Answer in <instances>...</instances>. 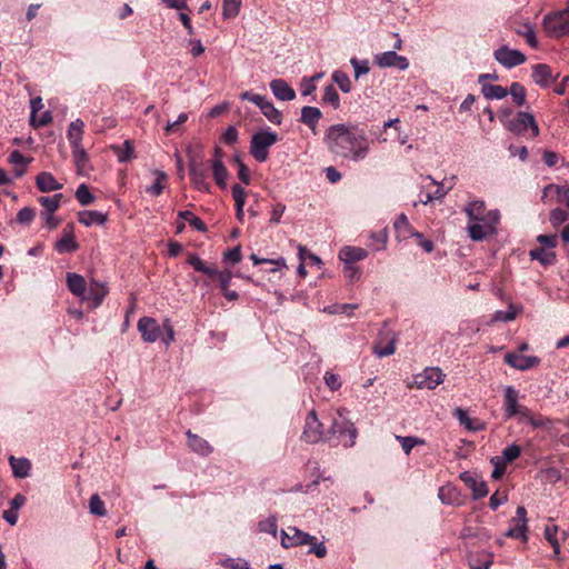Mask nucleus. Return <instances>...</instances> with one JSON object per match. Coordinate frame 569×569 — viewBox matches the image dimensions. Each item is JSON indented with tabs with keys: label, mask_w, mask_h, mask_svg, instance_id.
Masks as SVG:
<instances>
[{
	"label": "nucleus",
	"mask_w": 569,
	"mask_h": 569,
	"mask_svg": "<svg viewBox=\"0 0 569 569\" xmlns=\"http://www.w3.org/2000/svg\"><path fill=\"white\" fill-rule=\"evenodd\" d=\"M323 141L332 154L355 162L366 159L369 153V140L356 126L332 124L326 130Z\"/></svg>",
	"instance_id": "f257e3e1"
},
{
	"label": "nucleus",
	"mask_w": 569,
	"mask_h": 569,
	"mask_svg": "<svg viewBox=\"0 0 569 569\" xmlns=\"http://www.w3.org/2000/svg\"><path fill=\"white\" fill-rule=\"evenodd\" d=\"M345 409H336L329 412L330 426L326 432V441L332 445H342L350 448L356 443L357 429L347 417Z\"/></svg>",
	"instance_id": "f03ea898"
},
{
	"label": "nucleus",
	"mask_w": 569,
	"mask_h": 569,
	"mask_svg": "<svg viewBox=\"0 0 569 569\" xmlns=\"http://www.w3.org/2000/svg\"><path fill=\"white\" fill-rule=\"evenodd\" d=\"M281 546L286 549L309 546V553L316 555L318 558L327 556V547L323 542H319L317 537L311 536L297 527H288L280 532Z\"/></svg>",
	"instance_id": "7ed1b4c3"
},
{
	"label": "nucleus",
	"mask_w": 569,
	"mask_h": 569,
	"mask_svg": "<svg viewBox=\"0 0 569 569\" xmlns=\"http://www.w3.org/2000/svg\"><path fill=\"white\" fill-rule=\"evenodd\" d=\"M481 220L468 221L467 232L471 240L482 241L497 233L500 222V211L498 209L489 210Z\"/></svg>",
	"instance_id": "20e7f679"
},
{
	"label": "nucleus",
	"mask_w": 569,
	"mask_h": 569,
	"mask_svg": "<svg viewBox=\"0 0 569 569\" xmlns=\"http://www.w3.org/2000/svg\"><path fill=\"white\" fill-rule=\"evenodd\" d=\"M279 140L278 134L270 128L257 131L250 141V153L259 162H264L269 157V148Z\"/></svg>",
	"instance_id": "39448f33"
},
{
	"label": "nucleus",
	"mask_w": 569,
	"mask_h": 569,
	"mask_svg": "<svg viewBox=\"0 0 569 569\" xmlns=\"http://www.w3.org/2000/svg\"><path fill=\"white\" fill-rule=\"evenodd\" d=\"M542 29L551 38L569 34V8L546 14L542 19Z\"/></svg>",
	"instance_id": "423d86ee"
},
{
	"label": "nucleus",
	"mask_w": 569,
	"mask_h": 569,
	"mask_svg": "<svg viewBox=\"0 0 569 569\" xmlns=\"http://www.w3.org/2000/svg\"><path fill=\"white\" fill-rule=\"evenodd\" d=\"M519 391L515 387H505L502 409L506 419L517 418L520 421L522 418H528L529 408L519 403Z\"/></svg>",
	"instance_id": "0eeeda50"
},
{
	"label": "nucleus",
	"mask_w": 569,
	"mask_h": 569,
	"mask_svg": "<svg viewBox=\"0 0 569 569\" xmlns=\"http://www.w3.org/2000/svg\"><path fill=\"white\" fill-rule=\"evenodd\" d=\"M445 380V373L437 367H429L420 373L412 376L409 388L432 390Z\"/></svg>",
	"instance_id": "6e6552de"
},
{
	"label": "nucleus",
	"mask_w": 569,
	"mask_h": 569,
	"mask_svg": "<svg viewBox=\"0 0 569 569\" xmlns=\"http://www.w3.org/2000/svg\"><path fill=\"white\" fill-rule=\"evenodd\" d=\"M301 437L309 443H317L322 440L326 441V432L323 430V425L318 419V416L315 410H311L308 413Z\"/></svg>",
	"instance_id": "1a4fd4ad"
},
{
	"label": "nucleus",
	"mask_w": 569,
	"mask_h": 569,
	"mask_svg": "<svg viewBox=\"0 0 569 569\" xmlns=\"http://www.w3.org/2000/svg\"><path fill=\"white\" fill-rule=\"evenodd\" d=\"M508 130L516 134H522L528 129H531L532 134L536 137L539 134V128L531 113L520 111L507 123Z\"/></svg>",
	"instance_id": "9d476101"
},
{
	"label": "nucleus",
	"mask_w": 569,
	"mask_h": 569,
	"mask_svg": "<svg viewBox=\"0 0 569 569\" xmlns=\"http://www.w3.org/2000/svg\"><path fill=\"white\" fill-rule=\"evenodd\" d=\"M496 61L507 69L515 68L525 63L526 56L517 49H511L508 46H501L493 52Z\"/></svg>",
	"instance_id": "9b49d317"
},
{
	"label": "nucleus",
	"mask_w": 569,
	"mask_h": 569,
	"mask_svg": "<svg viewBox=\"0 0 569 569\" xmlns=\"http://www.w3.org/2000/svg\"><path fill=\"white\" fill-rule=\"evenodd\" d=\"M426 179L429 181V183L421 187L419 202L428 204L435 200H442L447 196L450 188H445L442 183L437 182L430 176H428Z\"/></svg>",
	"instance_id": "f8f14e48"
},
{
	"label": "nucleus",
	"mask_w": 569,
	"mask_h": 569,
	"mask_svg": "<svg viewBox=\"0 0 569 569\" xmlns=\"http://www.w3.org/2000/svg\"><path fill=\"white\" fill-rule=\"evenodd\" d=\"M373 61L380 68H396L401 71L409 68L408 59L393 50L375 54Z\"/></svg>",
	"instance_id": "ddd939ff"
},
{
	"label": "nucleus",
	"mask_w": 569,
	"mask_h": 569,
	"mask_svg": "<svg viewBox=\"0 0 569 569\" xmlns=\"http://www.w3.org/2000/svg\"><path fill=\"white\" fill-rule=\"evenodd\" d=\"M138 331L143 341L152 343L161 338V327L154 318L142 317L137 323Z\"/></svg>",
	"instance_id": "4468645a"
},
{
	"label": "nucleus",
	"mask_w": 569,
	"mask_h": 569,
	"mask_svg": "<svg viewBox=\"0 0 569 569\" xmlns=\"http://www.w3.org/2000/svg\"><path fill=\"white\" fill-rule=\"evenodd\" d=\"M512 527L509 528L505 536L513 539L527 540V511L526 508L519 506L516 511V517L512 519Z\"/></svg>",
	"instance_id": "2eb2a0df"
},
{
	"label": "nucleus",
	"mask_w": 569,
	"mask_h": 569,
	"mask_svg": "<svg viewBox=\"0 0 569 569\" xmlns=\"http://www.w3.org/2000/svg\"><path fill=\"white\" fill-rule=\"evenodd\" d=\"M107 295L108 288L103 283L92 280L81 297V300L88 302L91 308H97L102 303Z\"/></svg>",
	"instance_id": "dca6fc26"
},
{
	"label": "nucleus",
	"mask_w": 569,
	"mask_h": 569,
	"mask_svg": "<svg viewBox=\"0 0 569 569\" xmlns=\"http://www.w3.org/2000/svg\"><path fill=\"white\" fill-rule=\"evenodd\" d=\"M505 362L517 370H528L540 363L537 356H523L519 352H508L503 358Z\"/></svg>",
	"instance_id": "f3484780"
},
{
	"label": "nucleus",
	"mask_w": 569,
	"mask_h": 569,
	"mask_svg": "<svg viewBox=\"0 0 569 569\" xmlns=\"http://www.w3.org/2000/svg\"><path fill=\"white\" fill-rule=\"evenodd\" d=\"M460 479L471 489L473 499L477 500L488 495L487 483L476 475L465 471L460 475Z\"/></svg>",
	"instance_id": "a211bd4d"
},
{
	"label": "nucleus",
	"mask_w": 569,
	"mask_h": 569,
	"mask_svg": "<svg viewBox=\"0 0 569 569\" xmlns=\"http://www.w3.org/2000/svg\"><path fill=\"white\" fill-rule=\"evenodd\" d=\"M396 230V237L398 240H406L410 237L421 238V232L416 231L410 224L408 217L405 213H400L393 222Z\"/></svg>",
	"instance_id": "6ab92c4d"
},
{
	"label": "nucleus",
	"mask_w": 569,
	"mask_h": 569,
	"mask_svg": "<svg viewBox=\"0 0 569 569\" xmlns=\"http://www.w3.org/2000/svg\"><path fill=\"white\" fill-rule=\"evenodd\" d=\"M208 174L207 169L202 163H191L190 166V179L193 186L203 192L210 191V184L207 181Z\"/></svg>",
	"instance_id": "aec40b11"
},
{
	"label": "nucleus",
	"mask_w": 569,
	"mask_h": 569,
	"mask_svg": "<svg viewBox=\"0 0 569 569\" xmlns=\"http://www.w3.org/2000/svg\"><path fill=\"white\" fill-rule=\"evenodd\" d=\"M269 87L278 100L291 101L296 98V91L283 79L271 80Z\"/></svg>",
	"instance_id": "412c9836"
},
{
	"label": "nucleus",
	"mask_w": 569,
	"mask_h": 569,
	"mask_svg": "<svg viewBox=\"0 0 569 569\" xmlns=\"http://www.w3.org/2000/svg\"><path fill=\"white\" fill-rule=\"evenodd\" d=\"M556 199V201H565L566 207L569 209V186H559L555 183H550L543 188L542 191V201H547L548 199Z\"/></svg>",
	"instance_id": "4be33fe9"
},
{
	"label": "nucleus",
	"mask_w": 569,
	"mask_h": 569,
	"mask_svg": "<svg viewBox=\"0 0 569 569\" xmlns=\"http://www.w3.org/2000/svg\"><path fill=\"white\" fill-rule=\"evenodd\" d=\"M186 436L188 439V446L194 453L207 457L212 452L213 448L206 439L192 433L190 430L186 432Z\"/></svg>",
	"instance_id": "5701e85b"
},
{
	"label": "nucleus",
	"mask_w": 569,
	"mask_h": 569,
	"mask_svg": "<svg viewBox=\"0 0 569 569\" xmlns=\"http://www.w3.org/2000/svg\"><path fill=\"white\" fill-rule=\"evenodd\" d=\"M368 257V251L360 247L345 246L339 250L338 258L341 262L357 263Z\"/></svg>",
	"instance_id": "b1692460"
},
{
	"label": "nucleus",
	"mask_w": 569,
	"mask_h": 569,
	"mask_svg": "<svg viewBox=\"0 0 569 569\" xmlns=\"http://www.w3.org/2000/svg\"><path fill=\"white\" fill-rule=\"evenodd\" d=\"M532 79L540 87H549L556 77L548 64L539 63L532 67Z\"/></svg>",
	"instance_id": "393cba45"
},
{
	"label": "nucleus",
	"mask_w": 569,
	"mask_h": 569,
	"mask_svg": "<svg viewBox=\"0 0 569 569\" xmlns=\"http://www.w3.org/2000/svg\"><path fill=\"white\" fill-rule=\"evenodd\" d=\"M73 227L69 224L62 232V236L57 240L54 249L59 253L73 252L78 249V244L72 236Z\"/></svg>",
	"instance_id": "a878e982"
},
{
	"label": "nucleus",
	"mask_w": 569,
	"mask_h": 569,
	"mask_svg": "<svg viewBox=\"0 0 569 569\" xmlns=\"http://www.w3.org/2000/svg\"><path fill=\"white\" fill-rule=\"evenodd\" d=\"M37 188L41 192H52L62 189V183L58 182L51 172H40L36 178Z\"/></svg>",
	"instance_id": "bb28decb"
},
{
	"label": "nucleus",
	"mask_w": 569,
	"mask_h": 569,
	"mask_svg": "<svg viewBox=\"0 0 569 569\" xmlns=\"http://www.w3.org/2000/svg\"><path fill=\"white\" fill-rule=\"evenodd\" d=\"M372 351L378 358L393 355L396 351V338L393 336H380L379 340L373 345Z\"/></svg>",
	"instance_id": "cd10ccee"
},
{
	"label": "nucleus",
	"mask_w": 569,
	"mask_h": 569,
	"mask_svg": "<svg viewBox=\"0 0 569 569\" xmlns=\"http://www.w3.org/2000/svg\"><path fill=\"white\" fill-rule=\"evenodd\" d=\"M83 129L84 122L81 119H76L69 124V128L67 130V138L69 140L71 149L82 146Z\"/></svg>",
	"instance_id": "c85d7f7f"
},
{
	"label": "nucleus",
	"mask_w": 569,
	"mask_h": 569,
	"mask_svg": "<svg viewBox=\"0 0 569 569\" xmlns=\"http://www.w3.org/2000/svg\"><path fill=\"white\" fill-rule=\"evenodd\" d=\"M470 569H490L493 563V553L479 551L469 556Z\"/></svg>",
	"instance_id": "c756f323"
},
{
	"label": "nucleus",
	"mask_w": 569,
	"mask_h": 569,
	"mask_svg": "<svg viewBox=\"0 0 569 569\" xmlns=\"http://www.w3.org/2000/svg\"><path fill=\"white\" fill-rule=\"evenodd\" d=\"M152 174L154 176V181L146 188V192L152 197H159L167 187L168 174L159 169L152 170Z\"/></svg>",
	"instance_id": "7c9ffc66"
},
{
	"label": "nucleus",
	"mask_w": 569,
	"mask_h": 569,
	"mask_svg": "<svg viewBox=\"0 0 569 569\" xmlns=\"http://www.w3.org/2000/svg\"><path fill=\"white\" fill-rule=\"evenodd\" d=\"M107 221V214L96 210H84L79 212V222L86 227L93 224L102 226Z\"/></svg>",
	"instance_id": "2f4dec72"
},
{
	"label": "nucleus",
	"mask_w": 569,
	"mask_h": 569,
	"mask_svg": "<svg viewBox=\"0 0 569 569\" xmlns=\"http://www.w3.org/2000/svg\"><path fill=\"white\" fill-rule=\"evenodd\" d=\"M211 169L213 179L219 188H227V180L229 177V172L224 167L222 160L220 158L211 160Z\"/></svg>",
	"instance_id": "473e14b6"
},
{
	"label": "nucleus",
	"mask_w": 569,
	"mask_h": 569,
	"mask_svg": "<svg viewBox=\"0 0 569 569\" xmlns=\"http://www.w3.org/2000/svg\"><path fill=\"white\" fill-rule=\"evenodd\" d=\"M67 286H68V289L74 296L79 297L80 299L87 289V283H86L84 278L82 276H80L78 273H73V272L67 273Z\"/></svg>",
	"instance_id": "72a5a7b5"
},
{
	"label": "nucleus",
	"mask_w": 569,
	"mask_h": 569,
	"mask_svg": "<svg viewBox=\"0 0 569 569\" xmlns=\"http://www.w3.org/2000/svg\"><path fill=\"white\" fill-rule=\"evenodd\" d=\"M463 212L466 213L468 221L481 220L480 218L486 217V203L483 200H473L466 204Z\"/></svg>",
	"instance_id": "f704fd0d"
},
{
	"label": "nucleus",
	"mask_w": 569,
	"mask_h": 569,
	"mask_svg": "<svg viewBox=\"0 0 569 569\" xmlns=\"http://www.w3.org/2000/svg\"><path fill=\"white\" fill-rule=\"evenodd\" d=\"M9 463L14 477L27 478L30 475L31 463L27 458H14L11 456Z\"/></svg>",
	"instance_id": "c9c22d12"
},
{
	"label": "nucleus",
	"mask_w": 569,
	"mask_h": 569,
	"mask_svg": "<svg viewBox=\"0 0 569 569\" xmlns=\"http://www.w3.org/2000/svg\"><path fill=\"white\" fill-rule=\"evenodd\" d=\"M321 116L322 113L317 107L307 106L301 109L300 121L307 124L311 130H315Z\"/></svg>",
	"instance_id": "e433bc0d"
},
{
	"label": "nucleus",
	"mask_w": 569,
	"mask_h": 569,
	"mask_svg": "<svg viewBox=\"0 0 569 569\" xmlns=\"http://www.w3.org/2000/svg\"><path fill=\"white\" fill-rule=\"evenodd\" d=\"M31 158L24 157L20 151L14 150L10 153L8 161L14 166L17 177H21L26 172V167L31 162Z\"/></svg>",
	"instance_id": "4c0bfd02"
},
{
	"label": "nucleus",
	"mask_w": 569,
	"mask_h": 569,
	"mask_svg": "<svg viewBox=\"0 0 569 569\" xmlns=\"http://www.w3.org/2000/svg\"><path fill=\"white\" fill-rule=\"evenodd\" d=\"M455 417L459 420V422L466 427V429L470 431H479L483 429V425L478 420L470 418L462 408H456Z\"/></svg>",
	"instance_id": "58836bf2"
},
{
	"label": "nucleus",
	"mask_w": 569,
	"mask_h": 569,
	"mask_svg": "<svg viewBox=\"0 0 569 569\" xmlns=\"http://www.w3.org/2000/svg\"><path fill=\"white\" fill-rule=\"evenodd\" d=\"M521 311V307H517L513 303H510L507 310H497L490 320V322H509L517 318L518 313Z\"/></svg>",
	"instance_id": "ea45409f"
},
{
	"label": "nucleus",
	"mask_w": 569,
	"mask_h": 569,
	"mask_svg": "<svg viewBox=\"0 0 569 569\" xmlns=\"http://www.w3.org/2000/svg\"><path fill=\"white\" fill-rule=\"evenodd\" d=\"M517 34H519L520 37H522L526 41V43L536 49L539 47V41H538V38H537V34H536V31H535V28L531 23H523L521 24L517 30H516Z\"/></svg>",
	"instance_id": "a19ab883"
},
{
	"label": "nucleus",
	"mask_w": 569,
	"mask_h": 569,
	"mask_svg": "<svg viewBox=\"0 0 569 569\" xmlns=\"http://www.w3.org/2000/svg\"><path fill=\"white\" fill-rule=\"evenodd\" d=\"M111 149L121 163L128 162L133 157L134 147L131 140H124L122 146H112Z\"/></svg>",
	"instance_id": "79ce46f5"
},
{
	"label": "nucleus",
	"mask_w": 569,
	"mask_h": 569,
	"mask_svg": "<svg viewBox=\"0 0 569 569\" xmlns=\"http://www.w3.org/2000/svg\"><path fill=\"white\" fill-rule=\"evenodd\" d=\"M481 92L489 100H500L508 94V90L500 84H482Z\"/></svg>",
	"instance_id": "37998d69"
},
{
	"label": "nucleus",
	"mask_w": 569,
	"mask_h": 569,
	"mask_svg": "<svg viewBox=\"0 0 569 569\" xmlns=\"http://www.w3.org/2000/svg\"><path fill=\"white\" fill-rule=\"evenodd\" d=\"M71 151H72L74 164L77 167V172L79 174H84L87 171V164L89 161V158H88V154H87L84 148L82 146L76 147V148H72Z\"/></svg>",
	"instance_id": "c03bdc74"
},
{
	"label": "nucleus",
	"mask_w": 569,
	"mask_h": 569,
	"mask_svg": "<svg viewBox=\"0 0 569 569\" xmlns=\"http://www.w3.org/2000/svg\"><path fill=\"white\" fill-rule=\"evenodd\" d=\"M217 565L226 569H252L250 562L244 558L224 557L219 559Z\"/></svg>",
	"instance_id": "a18cd8bd"
},
{
	"label": "nucleus",
	"mask_w": 569,
	"mask_h": 569,
	"mask_svg": "<svg viewBox=\"0 0 569 569\" xmlns=\"http://www.w3.org/2000/svg\"><path fill=\"white\" fill-rule=\"evenodd\" d=\"M529 256L531 260H538L543 266L552 264L556 260V253L553 251H548L545 248L530 250Z\"/></svg>",
	"instance_id": "49530a36"
},
{
	"label": "nucleus",
	"mask_w": 569,
	"mask_h": 569,
	"mask_svg": "<svg viewBox=\"0 0 569 569\" xmlns=\"http://www.w3.org/2000/svg\"><path fill=\"white\" fill-rule=\"evenodd\" d=\"M438 497L442 503L453 505L458 501L459 492L456 487L447 485L439 488Z\"/></svg>",
	"instance_id": "de8ad7c7"
},
{
	"label": "nucleus",
	"mask_w": 569,
	"mask_h": 569,
	"mask_svg": "<svg viewBox=\"0 0 569 569\" xmlns=\"http://www.w3.org/2000/svg\"><path fill=\"white\" fill-rule=\"evenodd\" d=\"M261 112L263 116L273 124H281L282 114L281 112L273 106L271 101L264 103V107L261 106Z\"/></svg>",
	"instance_id": "09e8293b"
},
{
	"label": "nucleus",
	"mask_w": 569,
	"mask_h": 569,
	"mask_svg": "<svg viewBox=\"0 0 569 569\" xmlns=\"http://www.w3.org/2000/svg\"><path fill=\"white\" fill-rule=\"evenodd\" d=\"M62 193H56L51 197H41L39 202L44 208L43 212L54 213L60 207Z\"/></svg>",
	"instance_id": "8fccbe9b"
},
{
	"label": "nucleus",
	"mask_w": 569,
	"mask_h": 569,
	"mask_svg": "<svg viewBox=\"0 0 569 569\" xmlns=\"http://www.w3.org/2000/svg\"><path fill=\"white\" fill-rule=\"evenodd\" d=\"M397 441L401 445L403 452L408 456L411 450L418 446L423 445L425 440L412 436H396Z\"/></svg>",
	"instance_id": "3c124183"
},
{
	"label": "nucleus",
	"mask_w": 569,
	"mask_h": 569,
	"mask_svg": "<svg viewBox=\"0 0 569 569\" xmlns=\"http://www.w3.org/2000/svg\"><path fill=\"white\" fill-rule=\"evenodd\" d=\"M178 217L180 219L187 221L193 229H196L198 231H206L204 222L200 218L194 216L191 211H189V210L179 211Z\"/></svg>",
	"instance_id": "603ef678"
},
{
	"label": "nucleus",
	"mask_w": 569,
	"mask_h": 569,
	"mask_svg": "<svg viewBox=\"0 0 569 569\" xmlns=\"http://www.w3.org/2000/svg\"><path fill=\"white\" fill-rule=\"evenodd\" d=\"M250 260L252 261V263L254 266H258L261 263L272 264L273 266V268L271 269L272 272L287 267L286 260L282 257H279L277 259H264V258H259L256 253H252L250 256Z\"/></svg>",
	"instance_id": "864d4df0"
},
{
	"label": "nucleus",
	"mask_w": 569,
	"mask_h": 569,
	"mask_svg": "<svg viewBox=\"0 0 569 569\" xmlns=\"http://www.w3.org/2000/svg\"><path fill=\"white\" fill-rule=\"evenodd\" d=\"M241 8V0H223L222 16L224 19H231L238 16Z\"/></svg>",
	"instance_id": "5fc2aeb1"
},
{
	"label": "nucleus",
	"mask_w": 569,
	"mask_h": 569,
	"mask_svg": "<svg viewBox=\"0 0 569 569\" xmlns=\"http://www.w3.org/2000/svg\"><path fill=\"white\" fill-rule=\"evenodd\" d=\"M508 93L511 94L512 100L517 106L520 107L526 102V89L521 83L512 82Z\"/></svg>",
	"instance_id": "6e6d98bb"
},
{
	"label": "nucleus",
	"mask_w": 569,
	"mask_h": 569,
	"mask_svg": "<svg viewBox=\"0 0 569 569\" xmlns=\"http://www.w3.org/2000/svg\"><path fill=\"white\" fill-rule=\"evenodd\" d=\"M259 531L270 533L273 537L277 536L278 531V519L276 516L271 515L268 518L261 520L258 523Z\"/></svg>",
	"instance_id": "4d7b16f0"
},
{
	"label": "nucleus",
	"mask_w": 569,
	"mask_h": 569,
	"mask_svg": "<svg viewBox=\"0 0 569 569\" xmlns=\"http://www.w3.org/2000/svg\"><path fill=\"white\" fill-rule=\"evenodd\" d=\"M332 80L335 81V83H337V86L340 88L342 92L348 93L351 91V81L348 74L345 73L343 71L336 70L332 73Z\"/></svg>",
	"instance_id": "13d9d810"
},
{
	"label": "nucleus",
	"mask_w": 569,
	"mask_h": 569,
	"mask_svg": "<svg viewBox=\"0 0 569 569\" xmlns=\"http://www.w3.org/2000/svg\"><path fill=\"white\" fill-rule=\"evenodd\" d=\"M322 101L338 109L340 106V97L332 84L325 88Z\"/></svg>",
	"instance_id": "bf43d9fd"
},
{
	"label": "nucleus",
	"mask_w": 569,
	"mask_h": 569,
	"mask_svg": "<svg viewBox=\"0 0 569 569\" xmlns=\"http://www.w3.org/2000/svg\"><path fill=\"white\" fill-rule=\"evenodd\" d=\"M76 198L82 206H88L94 201V196L90 192L87 184L81 183L77 191H76Z\"/></svg>",
	"instance_id": "052dcab7"
},
{
	"label": "nucleus",
	"mask_w": 569,
	"mask_h": 569,
	"mask_svg": "<svg viewBox=\"0 0 569 569\" xmlns=\"http://www.w3.org/2000/svg\"><path fill=\"white\" fill-rule=\"evenodd\" d=\"M90 512L94 516L103 517L107 515L104 502L98 495H92L89 500Z\"/></svg>",
	"instance_id": "680f3d73"
},
{
	"label": "nucleus",
	"mask_w": 569,
	"mask_h": 569,
	"mask_svg": "<svg viewBox=\"0 0 569 569\" xmlns=\"http://www.w3.org/2000/svg\"><path fill=\"white\" fill-rule=\"evenodd\" d=\"M350 63L353 68L356 79L368 74L370 71L369 61L367 59L359 60L357 58H351Z\"/></svg>",
	"instance_id": "e2e57ef3"
},
{
	"label": "nucleus",
	"mask_w": 569,
	"mask_h": 569,
	"mask_svg": "<svg viewBox=\"0 0 569 569\" xmlns=\"http://www.w3.org/2000/svg\"><path fill=\"white\" fill-rule=\"evenodd\" d=\"M520 453L521 448L518 445L512 443L502 450L500 460L503 461V463L512 462L520 456Z\"/></svg>",
	"instance_id": "0e129e2a"
},
{
	"label": "nucleus",
	"mask_w": 569,
	"mask_h": 569,
	"mask_svg": "<svg viewBox=\"0 0 569 569\" xmlns=\"http://www.w3.org/2000/svg\"><path fill=\"white\" fill-rule=\"evenodd\" d=\"M549 220L557 228L569 220V212L561 208H556L550 212Z\"/></svg>",
	"instance_id": "69168bd1"
},
{
	"label": "nucleus",
	"mask_w": 569,
	"mask_h": 569,
	"mask_svg": "<svg viewBox=\"0 0 569 569\" xmlns=\"http://www.w3.org/2000/svg\"><path fill=\"white\" fill-rule=\"evenodd\" d=\"M557 532H558V527L557 526H547L545 528V532H543L545 538L552 546L555 553H559V551H560V545H559V542H558V540L556 538Z\"/></svg>",
	"instance_id": "338daca9"
},
{
	"label": "nucleus",
	"mask_w": 569,
	"mask_h": 569,
	"mask_svg": "<svg viewBox=\"0 0 569 569\" xmlns=\"http://www.w3.org/2000/svg\"><path fill=\"white\" fill-rule=\"evenodd\" d=\"M34 218V210L30 207L20 209L17 213V221L21 224H30Z\"/></svg>",
	"instance_id": "774afa93"
}]
</instances>
